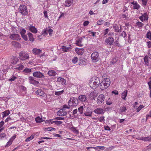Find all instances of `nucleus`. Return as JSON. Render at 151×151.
<instances>
[{
    "instance_id": "obj_1",
    "label": "nucleus",
    "mask_w": 151,
    "mask_h": 151,
    "mask_svg": "<svg viewBox=\"0 0 151 151\" xmlns=\"http://www.w3.org/2000/svg\"><path fill=\"white\" fill-rule=\"evenodd\" d=\"M110 84V81L108 78H104L101 82L100 85V88L102 90H104L107 88Z\"/></svg>"
},
{
    "instance_id": "obj_2",
    "label": "nucleus",
    "mask_w": 151,
    "mask_h": 151,
    "mask_svg": "<svg viewBox=\"0 0 151 151\" xmlns=\"http://www.w3.org/2000/svg\"><path fill=\"white\" fill-rule=\"evenodd\" d=\"M100 81L99 78L97 77L94 81L92 80L89 83V86L91 88L93 89H95L100 86Z\"/></svg>"
},
{
    "instance_id": "obj_3",
    "label": "nucleus",
    "mask_w": 151,
    "mask_h": 151,
    "mask_svg": "<svg viewBox=\"0 0 151 151\" xmlns=\"http://www.w3.org/2000/svg\"><path fill=\"white\" fill-rule=\"evenodd\" d=\"M78 104V101L77 98L71 97L68 102V104L70 107H75Z\"/></svg>"
},
{
    "instance_id": "obj_4",
    "label": "nucleus",
    "mask_w": 151,
    "mask_h": 151,
    "mask_svg": "<svg viewBox=\"0 0 151 151\" xmlns=\"http://www.w3.org/2000/svg\"><path fill=\"white\" fill-rule=\"evenodd\" d=\"M19 58L20 60L22 61L26 60L29 58V54L25 51L21 52L19 53Z\"/></svg>"
},
{
    "instance_id": "obj_5",
    "label": "nucleus",
    "mask_w": 151,
    "mask_h": 151,
    "mask_svg": "<svg viewBox=\"0 0 151 151\" xmlns=\"http://www.w3.org/2000/svg\"><path fill=\"white\" fill-rule=\"evenodd\" d=\"M91 60L93 62H97L100 59L99 53L96 51L93 52L91 55Z\"/></svg>"
},
{
    "instance_id": "obj_6",
    "label": "nucleus",
    "mask_w": 151,
    "mask_h": 151,
    "mask_svg": "<svg viewBox=\"0 0 151 151\" xmlns=\"http://www.w3.org/2000/svg\"><path fill=\"white\" fill-rule=\"evenodd\" d=\"M19 12L23 16L28 14V11L27 7L24 5H21L19 6Z\"/></svg>"
},
{
    "instance_id": "obj_7",
    "label": "nucleus",
    "mask_w": 151,
    "mask_h": 151,
    "mask_svg": "<svg viewBox=\"0 0 151 151\" xmlns=\"http://www.w3.org/2000/svg\"><path fill=\"white\" fill-rule=\"evenodd\" d=\"M33 75L34 77L40 78L45 77V76L43 73L39 71L34 72L33 73Z\"/></svg>"
},
{
    "instance_id": "obj_8",
    "label": "nucleus",
    "mask_w": 151,
    "mask_h": 151,
    "mask_svg": "<svg viewBox=\"0 0 151 151\" xmlns=\"http://www.w3.org/2000/svg\"><path fill=\"white\" fill-rule=\"evenodd\" d=\"M105 42L108 45H112L114 44V39L111 37H109L108 38L106 39L105 40Z\"/></svg>"
},
{
    "instance_id": "obj_9",
    "label": "nucleus",
    "mask_w": 151,
    "mask_h": 151,
    "mask_svg": "<svg viewBox=\"0 0 151 151\" xmlns=\"http://www.w3.org/2000/svg\"><path fill=\"white\" fill-rule=\"evenodd\" d=\"M9 37L12 40L17 41H19L21 39L20 36L18 34H11Z\"/></svg>"
},
{
    "instance_id": "obj_10",
    "label": "nucleus",
    "mask_w": 151,
    "mask_h": 151,
    "mask_svg": "<svg viewBox=\"0 0 151 151\" xmlns=\"http://www.w3.org/2000/svg\"><path fill=\"white\" fill-rule=\"evenodd\" d=\"M46 123L53 124V123H55V124L57 125H59L63 122L62 121H53V119H50L46 120L45 122Z\"/></svg>"
},
{
    "instance_id": "obj_11",
    "label": "nucleus",
    "mask_w": 151,
    "mask_h": 151,
    "mask_svg": "<svg viewBox=\"0 0 151 151\" xmlns=\"http://www.w3.org/2000/svg\"><path fill=\"white\" fill-rule=\"evenodd\" d=\"M93 112L98 115L102 114L104 113V109L101 107L98 108L94 109Z\"/></svg>"
},
{
    "instance_id": "obj_12",
    "label": "nucleus",
    "mask_w": 151,
    "mask_h": 151,
    "mask_svg": "<svg viewBox=\"0 0 151 151\" xmlns=\"http://www.w3.org/2000/svg\"><path fill=\"white\" fill-rule=\"evenodd\" d=\"M105 99L104 96L103 94L99 95L98 97L97 100V103L99 105L101 104L104 101Z\"/></svg>"
},
{
    "instance_id": "obj_13",
    "label": "nucleus",
    "mask_w": 151,
    "mask_h": 151,
    "mask_svg": "<svg viewBox=\"0 0 151 151\" xmlns=\"http://www.w3.org/2000/svg\"><path fill=\"white\" fill-rule=\"evenodd\" d=\"M29 83L30 84H33L35 85H37L39 83L38 81H36L34 78L32 76H30L28 78Z\"/></svg>"
},
{
    "instance_id": "obj_14",
    "label": "nucleus",
    "mask_w": 151,
    "mask_h": 151,
    "mask_svg": "<svg viewBox=\"0 0 151 151\" xmlns=\"http://www.w3.org/2000/svg\"><path fill=\"white\" fill-rule=\"evenodd\" d=\"M141 16L139 17V19L142 22L144 21H147L148 19V15L147 13H145L144 14L141 13Z\"/></svg>"
},
{
    "instance_id": "obj_15",
    "label": "nucleus",
    "mask_w": 151,
    "mask_h": 151,
    "mask_svg": "<svg viewBox=\"0 0 151 151\" xmlns=\"http://www.w3.org/2000/svg\"><path fill=\"white\" fill-rule=\"evenodd\" d=\"M79 100L81 102H87L88 100L86 96L85 95H81L78 97Z\"/></svg>"
},
{
    "instance_id": "obj_16",
    "label": "nucleus",
    "mask_w": 151,
    "mask_h": 151,
    "mask_svg": "<svg viewBox=\"0 0 151 151\" xmlns=\"http://www.w3.org/2000/svg\"><path fill=\"white\" fill-rule=\"evenodd\" d=\"M97 95V92L95 90L91 92L89 95V96L91 100L95 99V98Z\"/></svg>"
},
{
    "instance_id": "obj_17",
    "label": "nucleus",
    "mask_w": 151,
    "mask_h": 151,
    "mask_svg": "<svg viewBox=\"0 0 151 151\" xmlns=\"http://www.w3.org/2000/svg\"><path fill=\"white\" fill-rule=\"evenodd\" d=\"M36 93L39 96L46 97L47 95L41 89H38L36 92Z\"/></svg>"
},
{
    "instance_id": "obj_18",
    "label": "nucleus",
    "mask_w": 151,
    "mask_h": 151,
    "mask_svg": "<svg viewBox=\"0 0 151 151\" xmlns=\"http://www.w3.org/2000/svg\"><path fill=\"white\" fill-rule=\"evenodd\" d=\"M92 113V111L90 110L89 107H87L84 112V114L85 116L89 117L91 116Z\"/></svg>"
},
{
    "instance_id": "obj_19",
    "label": "nucleus",
    "mask_w": 151,
    "mask_h": 151,
    "mask_svg": "<svg viewBox=\"0 0 151 151\" xmlns=\"http://www.w3.org/2000/svg\"><path fill=\"white\" fill-rule=\"evenodd\" d=\"M67 113L64 109H60L57 113L58 115L60 116H64L67 114Z\"/></svg>"
},
{
    "instance_id": "obj_20",
    "label": "nucleus",
    "mask_w": 151,
    "mask_h": 151,
    "mask_svg": "<svg viewBox=\"0 0 151 151\" xmlns=\"http://www.w3.org/2000/svg\"><path fill=\"white\" fill-rule=\"evenodd\" d=\"M82 40L83 38L81 37L77 39L76 43V45L82 47L83 45V44L81 43Z\"/></svg>"
},
{
    "instance_id": "obj_21",
    "label": "nucleus",
    "mask_w": 151,
    "mask_h": 151,
    "mask_svg": "<svg viewBox=\"0 0 151 151\" xmlns=\"http://www.w3.org/2000/svg\"><path fill=\"white\" fill-rule=\"evenodd\" d=\"M28 29L29 31L34 33H36L37 32V29L35 26L32 25L28 26Z\"/></svg>"
},
{
    "instance_id": "obj_22",
    "label": "nucleus",
    "mask_w": 151,
    "mask_h": 151,
    "mask_svg": "<svg viewBox=\"0 0 151 151\" xmlns=\"http://www.w3.org/2000/svg\"><path fill=\"white\" fill-rule=\"evenodd\" d=\"M42 50L39 49L34 48L32 50V53L35 55H38L41 53Z\"/></svg>"
},
{
    "instance_id": "obj_23",
    "label": "nucleus",
    "mask_w": 151,
    "mask_h": 151,
    "mask_svg": "<svg viewBox=\"0 0 151 151\" xmlns=\"http://www.w3.org/2000/svg\"><path fill=\"white\" fill-rule=\"evenodd\" d=\"M73 0H66L65 4V6L70 7L73 3Z\"/></svg>"
},
{
    "instance_id": "obj_24",
    "label": "nucleus",
    "mask_w": 151,
    "mask_h": 151,
    "mask_svg": "<svg viewBox=\"0 0 151 151\" xmlns=\"http://www.w3.org/2000/svg\"><path fill=\"white\" fill-rule=\"evenodd\" d=\"M75 51L78 55H82L84 52V50L83 48H76L75 50Z\"/></svg>"
},
{
    "instance_id": "obj_25",
    "label": "nucleus",
    "mask_w": 151,
    "mask_h": 151,
    "mask_svg": "<svg viewBox=\"0 0 151 151\" xmlns=\"http://www.w3.org/2000/svg\"><path fill=\"white\" fill-rule=\"evenodd\" d=\"M57 81L61 83L62 85L65 84L66 83V80L61 77H59L58 78Z\"/></svg>"
},
{
    "instance_id": "obj_26",
    "label": "nucleus",
    "mask_w": 151,
    "mask_h": 151,
    "mask_svg": "<svg viewBox=\"0 0 151 151\" xmlns=\"http://www.w3.org/2000/svg\"><path fill=\"white\" fill-rule=\"evenodd\" d=\"M47 74L49 76H55L57 74V73L54 70H50L48 71Z\"/></svg>"
},
{
    "instance_id": "obj_27",
    "label": "nucleus",
    "mask_w": 151,
    "mask_h": 151,
    "mask_svg": "<svg viewBox=\"0 0 151 151\" xmlns=\"http://www.w3.org/2000/svg\"><path fill=\"white\" fill-rule=\"evenodd\" d=\"M79 65L81 66L85 65L86 64V62L85 59L84 58H81L79 60Z\"/></svg>"
},
{
    "instance_id": "obj_28",
    "label": "nucleus",
    "mask_w": 151,
    "mask_h": 151,
    "mask_svg": "<svg viewBox=\"0 0 151 151\" xmlns=\"http://www.w3.org/2000/svg\"><path fill=\"white\" fill-rule=\"evenodd\" d=\"M62 49L63 51L66 52H69L71 49V48L70 47H66V46H63L62 47Z\"/></svg>"
},
{
    "instance_id": "obj_29",
    "label": "nucleus",
    "mask_w": 151,
    "mask_h": 151,
    "mask_svg": "<svg viewBox=\"0 0 151 151\" xmlns=\"http://www.w3.org/2000/svg\"><path fill=\"white\" fill-rule=\"evenodd\" d=\"M113 28L115 30V31L117 32H121V26L119 27L116 25H115L113 26Z\"/></svg>"
},
{
    "instance_id": "obj_30",
    "label": "nucleus",
    "mask_w": 151,
    "mask_h": 151,
    "mask_svg": "<svg viewBox=\"0 0 151 151\" xmlns=\"http://www.w3.org/2000/svg\"><path fill=\"white\" fill-rule=\"evenodd\" d=\"M12 45L16 47H21L20 44L18 42L15 41L12 42Z\"/></svg>"
},
{
    "instance_id": "obj_31",
    "label": "nucleus",
    "mask_w": 151,
    "mask_h": 151,
    "mask_svg": "<svg viewBox=\"0 0 151 151\" xmlns=\"http://www.w3.org/2000/svg\"><path fill=\"white\" fill-rule=\"evenodd\" d=\"M148 58H149V56L147 55H146L144 58V60L145 65L147 66H148L149 65Z\"/></svg>"
},
{
    "instance_id": "obj_32",
    "label": "nucleus",
    "mask_w": 151,
    "mask_h": 151,
    "mask_svg": "<svg viewBox=\"0 0 151 151\" xmlns=\"http://www.w3.org/2000/svg\"><path fill=\"white\" fill-rule=\"evenodd\" d=\"M27 35L29 41L31 42H33L34 41V39L33 37V35L32 33L29 32L28 33Z\"/></svg>"
},
{
    "instance_id": "obj_33",
    "label": "nucleus",
    "mask_w": 151,
    "mask_h": 151,
    "mask_svg": "<svg viewBox=\"0 0 151 151\" xmlns=\"http://www.w3.org/2000/svg\"><path fill=\"white\" fill-rule=\"evenodd\" d=\"M35 121L37 122L40 123L43 122L44 120L43 119L42 116L40 117L39 116H38L35 118Z\"/></svg>"
},
{
    "instance_id": "obj_34",
    "label": "nucleus",
    "mask_w": 151,
    "mask_h": 151,
    "mask_svg": "<svg viewBox=\"0 0 151 151\" xmlns=\"http://www.w3.org/2000/svg\"><path fill=\"white\" fill-rule=\"evenodd\" d=\"M127 91H124L122 94L121 98L124 100L126 99V97L127 96Z\"/></svg>"
},
{
    "instance_id": "obj_35",
    "label": "nucleus",
    "mask_w": 151,
    "mask_h": 151,
    "mask_svg": "<svg viewBox=\"0 0 151 151\" xmlns=\"http://www.w3.org/2000/svg\"><path fill=\"white\" fill-rule=\"evenodd\" d=\"M24 68V66L22 64H18L16 66V67L15 68L16 69H17L19 70H22L23 68Z\"/></svg>"
},
{
    "instance_id": "obj_36",
    "label": "nucleus",
    "mask_w": 151,
    "mask_h": 151,
    "mask_svg": "<svg viewBox=\"0 0 151 151\" xmlns=\"http://www.w3.org/2000/svg\"><path fill=\"white\" fill-rule=\"evenodd\" d=\"M2 113L3 114V117H4L10 114V112L9 110H6L3 112Z\"/></svg>"
},
{
    "instance_id": "obj_37",
    "label": "nucleus",
    "mask_w": 151,
    "mask_h": 151,
    "mask_svg": "<svg viewBox=\"0 0 151 151\" xmlns=\"http://www.w3.org/2000/svg\"><path fill=\"white\" fill-rule=\"evenodd\" d=\"M83 106H81L78 108V112L80 114H82L83 113Z\"/></svg>"
},
{
    "instance_id": "obj_38",
    "label": "nucleus",
    "mask_w": 151,
    "mask_h": 151,
    "mask_svg": "<svg viewBox=\"0 0 151 151\" xmlns=\"http://www.w3.org/2000/svg\"><path fill=\"white\" fill-rule=\"evenodd\" d=\"M118 60L117 58H114L110 62L111 64L113 65L116 63Z\"/></svg>"
},
{
    "instance_id": "obj_39",
    "label": "nucleus",
    "mask_w": 151,
    "mask_h": 151,
    "mask_svg": "<svg viewBox=\"0 0 151 151\" xmlns=\"http://www.w3.org/2000/svg\"><path fill=\"white\" fill-rule=\"evenodd\" d=\"M136 25L139 28H141L143 26L144 24L140 22H138L136 23Z\"/></svg>"
},
{
    "instance_id": "obj_40",
    "label": "nucleus",
    "mask_w": 151,
    "mask_h": 151,
    "mask_svg": "<svg viewBox=\"0 0 151 151\" xmlns=\"http://www.w3.org/2000/svg\"><path fill=\"white\" fill-rule=\"evenodd\" d=\"M120 112H121L123 113L125 112L127 110L126 106H123L120 107Z\"/></svg>"
},
{
    "instance_id": "obj_41",
    "label": "nucleus",
    "mask_w": 151,
    "mask_h": 151,
    "mask_svg": "<svg viewBox=\"0 0 151 151\" xmlns=\"http://www.w3.org/2000/svg\"><path fill=\"white\" fill-rule=\"evenodd\" d=\"M104 117H105L103 116L98 117L97 118V119H98V120L100 122H104V121H105Z\"/></svg>"
},
{
    "instance_id": "obj_42",
    "label": "nucleus",
    "mask_w": 151,
    "mask_h": 151,
    "mask_svg": "<svg viewBox=\"0 0 151 151\" xmlns=\"http://www.w3.org/2000/svg\"><path fill=\"white\" fill-rule=\"evenodd\" d=\"M143 141H151V137L150 136L144 137H143Z\"/></svg>"
},
{
    "instance_id": "obj_43",
    "label": "nucleus",
    "mask_w": 151,
    "mask_h": 151,
    "mask_svg": "<svg viewBox=\"0 0 151 151\" xmlns=\"http://www.w3.org/2000/svg\"><path fill=\"white\" fill-rule=\"evenodd\" d=\"M114 44L115 46L118 47H121V46L120 45L118 41V39L117 40H115V41L114 42Z\"/></svg>"
},
{
    "instance_id": "obj_44",
    "label": "nucleus",
    "mask_w": 151,
    "mask_h": 151,
    "mask_svg": "<svg viewBox=\"0 0 151 151\" xmlns=\"http://www.w3.org/2000/svg\"><path fill=\"white\" fill-rule=\"evenodd\" d=\"M104 21L102 19H99L98 21L97 22V25H100L103 24Z\"/></svg>"
},
{
    "instance_id": "obj_45",
    "label": "nucleus",
    "mask_w": 151,
    "mask_h": 151,
    "mask_svg": "<svg viewBox=\"0 0 151 151\" xmlns=\"http://www.w3.org/2000/svg\"><path fill=\"white\" fill-rule=\"evenodd\" d=\"M78 60V58L77 57H74L72 59V62L73 63L75 64L77 63Z\"/></svg>"
},
{
    "instance_id": "obj_46",
    "label": "nucleus",
    "mask_w": 151,
    "mask_h": 151,
    "mask_svg": "<svg viewBox=\"0 0 151 151\" xmlns=\"http://www.w3.org/2000/svg\"><path fill=\"white\" fill-rule=\"evenodd\" d=\"M133 7V9H136L138 10L140 8V6L137 2L135 4H134Z\"/></svg>"
},
{
    "instance_id": "obj_47",
    "label": "nucleus",
    "mask_w": 151,
    "mask_h": 151,
    "mask_svg": "<svg viewBox=\"0 0 151 151\" xmlns=\"http://www.w3.org/2000/svg\"><path fill=\"white\" fill-rule=\"evenodd\" d=\"M147 38L151 40V32L150 31L147 32L146 34Z\"/></svg>"
},
{
    "instance_id": "obj_48",
    "label": "nucleus",
    "mask_w": 151,
    "mask_h": 151,
    "mask_svg": "<svg viewBox=\"0 0 151 151\" xmlns=\"http://www.w3.org/2000/svg\"><path fill=\"white\" fill-rule=\"evenodd\" d=\"M26 33V30L24 29H22L20 30V34L21 36L25 34Z\"/></svg>"
},
{
    "instance_id": "obj_49",
    "label": "nucleus",
    "mask_w": 151,
    "mask_h": 151,
    "mask_svg": "<svg viewBox=\"0 0 151 151\" xmlns=\"http://www.w3.org/2000/svg\"><path fill=\"white\" fill-rule=\"evenodd\" d=\"M128 13L127 12H125V14H122V17L123 19H126L127 18H128Z\"/></svg>"
},
{
    "instance_id": "obj_50",
    "label": "nucleus",
    "mask_w": 151,
    "mask_h": 151,
    "mask_svg": "<svg viewBox=\"0 0 151 151\" xmlns=\"http://www.w3.org/2000/svg\"><path fill=\"white\" fill-rule=\"evenodd\" d=\"M109 29L108 28L105 29L103 32L104 35L105 36L109 32Z\"/></svg>"
},
{
    "instance_id": "obj_51",
    "label": "nucleus",
    "mask_w": 151,
    "mask_h": 151,
    "mask_svg": "<svg viewBox=\"0 0 151 151\" xmlns=\"http://www.w3.org/2000/svg\"><path fill=\"white\" fill-rule=\"evenodd\" d=\"M32 71L31 69L29 68H25L24 70V72L26 73H29Z\"/></svg>"
},
{
    "instance_id": "obj_52",
    "label": "nucleus",
    "mask_w": 151,
    "mask_h": 151,
    "mask_svg": "<svg viewBox=\"0 0 151 151\" xmlns=\"http://www.w3.org/2000/svg\"><path fill=\"white\" fill-rule=\"evenodd\" d=\"M34 138V136L31 135L30 137L27 138L25 140V141L27 142L31 140Z\"/></svg>"
},
{
    "instance_id": "obj_53",
    "label": "nucleus",
    "mask_w": 151,
    "mask_h": 151,
    "mask_svg": "<svg viewBox=\"0 0 151 151\" xmlns=\"http://www.w3.org/2000/svg\"><path fill=\"white\" fill-rule=\"evenodd\" d=\"M63 92V90H62L60 91H56L55 92V94L56 95L59 96L61 95Z\"/></svg>"
},
{
    "instance_id": "obj_54",
    "label": "nucleus",
    "mask_w": 151,
    "mask_h": 151,
    "mask_svg": "<svg viewBox=\"0 0 151 151\" xmlns=\"http://www.w3.org/2000/svg\"><path fill=\"white\" fill-rule=\"evenodd\" d=\"M53 32V30L50 28L48 29V33H49V35L50 36H52V34Z\"/></svg>"
},
{
    "instance_id": "obj_55",
    "label": "nucleus",
    "mask_w": 151,
    "mask_h": 151,
    "mask_svg": "<svg viewBox=\"0 0 151 151\" xmlns=\"http://www.w3.org/2000/svg\"><path fill=\"white\" fill-rule=\"evenodd\" d=\"M48 28H46L45 29H44V30H43L42 32V34H44L45 35H47V34L48 32Z\"/></svg>"
},
{
    "instance_id": "obj_56",
    "label": "nucleus",
    "mask_w": 151,
    "mask_h": 151,
    "mask_svg": "<svg viewBox=\"0 0 151 151\" xmlns=\"http://www.w3.org/2000/svg\"><path fill=\"white\" fill-rule=\"evenodd\" d=\"M71 130L73 132L76 134H78L79 133V132L78 130H77L76 128L73 127L71 128Z\"/></svg>"
},
{
    "instance_id": "obj_57",
    "label": "nucleus",
    "mask_w": 151,
    "mask_h": 151,
    "mask_svg": "<svg viewBox=\"0 0 151 151\" xmlns=\"http://www.w3.org/2000/svg\"><path fill=\"white\" fill-rule=\"evenodd\" d=\"M6 134L4 133H0V139H1L2 138L6 136Z\"/></svg>"
},
{
    "instance_id": "obj_58",
    "label": "nucleus",
    "mask_w": 151,
    "mask_h": 151,
    "mask_svg": "<svg viewBox=\"0 0 151 151\" xmlns=\"http://www.w3.org/2000/svg\"><path fill=\"white\" fill-rule=\"evenodd\" d=\"M12 143V141L11 140H10L6 144L5 146V147H8Z\"/></svg>"
},
{
    "instance_id": "obj_59",
    "label": "nucleus",
    "mask_w": 151,
    "mask_h": 151,
    "mask_svg": "<svg viewBox=\"0 0 151 151\" xmlns=\"http://www.w3.org/2000/svg\"><path fill=\"white\" fill-rule=\"evenodd\" d=\"M144 107L143 105H141L137 109V112H139L142 108Z\"/></svg>"
},
{
    "instance_id": "obj_60",
    "label": "nucleus",
    "mask_w": 151,
    "mask_h": 151,
    "mask_svg": "<svg viewBox=\"0 0 151 151\" xmlns=\"http://www.w3.org/2000/svg\"><path fill=\"white\" fill-rule=\"evenodd\" d=\"M22 38L24 40L27 41L28 40V38L27 36L25 35H22L21 36Z\"/></svg>"
},
{
    "instance_id": "obj_61",
    "label": "nucleus",
    "mask_w": 151,
    "mask_h": 151,
    "mask_svg": "<svg viewBox=\"0 0 151 151\" xmlns=\"http://www.w3.org/2000/svg\"><path fill=\"white\" fill-rule=\"evenodd\" d=\"M142 3L143 6H146L147 3V0H142Z\"/></svg>"
},
{
    "instance_id": "obj_62",
    "label": "nucleus",
    "mask_w": 151,
    "mask_h": 151,
    "mask_svg": "<svg viewBox=\"0 0 151 151\" xmlns=\"http://www.w3.org/2000/svg\"><path fill=\"white\" fill-rule=\"evenodd\" d=\"M127 35L126 33L124 31H123L121 34V36L123 37L124 38H125V37Z\"/></svg>"
},
{
    "instance_id": "obj_63",
    "label": "nucleus",
    "mask_w": 151,
    "mask_h": 151,
    "mask_svg": "<svg viewBox=\"0 0 151 151\" xmlns=\"http://www.w3.org/2000/svg\"><path fill=\"white\" fill-rule=\"evenodd\" d=\"M16 78V77L14 76H12L9 79V81H14Z\"/></svg>"
},
{
    "instance_id": "obj_64",
    "label": "nucleus",
    "mask_w": 151,
    "mask_h": 151,
    "mask_svg": "<svg viewBox=\"0 0 151 151\" xmlns=\"http://www.w3.org/2000/svg\"><path fill=\"white\" fill-rule=\"evenodd\" d=\"M151 117V110L149 112V114H147L146 116V121H147L149 117Z\"/></svg>"
}]
</instances>
